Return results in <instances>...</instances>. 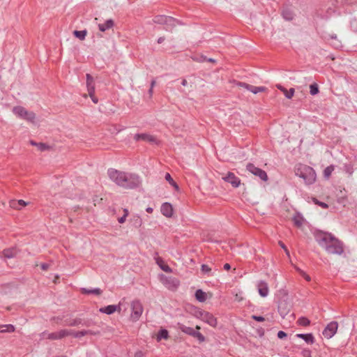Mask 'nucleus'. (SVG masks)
<instances>
[{
    "instance_id": "50",
    "label": "nucleus",
    "mask_w": 357,
    "mask_h": 357,
    "mask_svg": "<svg viewBox=\"0 0 357 357\" xmlns=\"http://www.w3.org/2000/svg\"><path fill=\"white\" fill-rule=\"evenodd\" d=\"M237 85L241 86V87H243L244 89H246L247 90H250V84H248L247 83H245V82H238L237 83Z\"/></svg>"
},
{
    "instance_id": "62",
    "label": "nucleus",
    "mask_w": 357,
    "mask_h": 357,
    "mask_svg": "<svg viewBox=\"0 0 357 357\" xmlns=\"http://www.w3.org/2000/svg\"><path fill=\"white\" fill-rule=\"evenodd\" d=\"M30 144L32 145V146H37L38 147V142H36L33 140H31L30 141Z\"/></svg>"
},
{
    "instance_id": "4",
    "label": "nucleus",
    "mask_w": 357,
    "mask_h": 357,
    "mask_svg": "<svg viewBox=\"0 0 357 357\" xmlns=\"http://www.w3.org/2000/svg\"><path fill=\"white\" fill-rule=\"evenodd\" d=\"M72 331L67 329H62L57 332L48 333L47 331H43L40 334V339H48L51 340H61L66 336L70 335Z\"/></svg>"
},
{
    "instance_id": "54",
    "label": "nucleus",
    "mask_w": 357,
    "mask_h": 357,
    "mask_svg": "<svg viewBox=\"0 0 357 357\" xmlns=\"http://www.w3.org/2000/svg\"><path fill=\"white\" fill-rule=\"evenodd\" d=\"M307 282H310L311 280V278L305 272H302L301 274Z\"/></svg>"
},
{
    "instance_id": "51",
    "label": "nucleus",
    "mask_w": 357,
    "mask_h": 357,
    "mask_svg": "<svg viewBox=\"0 0 357 357\" xmlns=\"http://www.w3.org/2000/svg\"><path fill=\"white\" fill-rule=\"evenodd\" d=\"M251 318L257 321H259V322H261V321H264L265 320L264 317H261V316H257V315H252L251 317Z\"/></svg>"
},
{
    "instance_id": "19",
    "label": "nucleus",
    "mask_w": 357,
    "mask_h": 357,
    "mask_svg": "<svg viewBox=\"0 0 357 357\" xmlns=\"http://www.w3.org/2000/svg\"><path fill=\"white\" fill-rule=\"evenodd\" d=\"M296 337L303 340L307 344H312L314 342V337L312 333H298Z\"/></svg>"
},
{
    "instance_id": "11",
    "label": "nucleus",
    "mask_w": 357,
    "mask_h": 357,
    "mask_svg": "<svg viewBox=\"0 0 357 357\" xmlns=\"http://www.w3.org/2000/svg\"><path fill=\"white\" fill-rule=\"evenodd\" d=\"M165 20V29L168 31H172L176 26L183 24L180 20L170 16H166Z\"/></svg>"
},
{
    "instance_id": "52",
    "label": "nucleus",
    "mask_w": 357,
    "mask_h": 357,
    "mask_svg": "<svg viewBox=\"0 0 357 357\" xmlns=\"http://www.w3.org/2000/svg\"><path fill=\"white\" fill-rule=\"evenodd\" d=\"M279 245L284 250L286 254L289 256V252L288 249L287 248L286 245L282 241H279Z\"/></svg>"
},
{
    "instance_id": "9",
    "label": "nucleus",
    "mask_w": 357,
    "mask_h": 357,
    "mask_svg": "<svg viewBox=\"0 0 357 357\" xmlns=\"http://www.w3.org/2000/svg\"><path fill=\"white\" fill-rule=\"evenodd\" d=\"M131 318L134 321H137L141 317L142 312H143V306L140 301H134L131 303Z\"/></svg>"
},
{
    "instance_id": "63",
    "label": "nucleus",
    "mask_w": 357,
    "mask_h": 357,
    "mask_svg": "<svg viewBox=\"0 0 357 357\" xmlns=\"http://www.w3.org/2000/svg\"><path fill=\"white\" fill-rule=\"evenodd\" d=\"M155 85V80L153 79L151 82V87L153 88Z\"/></svg>"
},
{
    "instance_id": "3",
    "label": "nucleus",
    "mask_w": 357,
    "mask_h": 357,
    "mask_svg": "<svg viewBox=\"0 0 357 357\" xmlns=\"http://www.w3.org/2000/svg\"><path fill=\"white\" fill-rule=\"evenodd\" d=\"M123 182L122 188L125 189H135L141 185L142 179L136 174L126 172V178Z\"/></svg>"
},
{
    "instance_id": "38",
    "label": "nucleus",
    "mask_w": 357,
    "mask_h": 357,
    "mask_svg": "<svg viewBox=\"0 0 357 357\" xmlns=\"http://www.w3.org/2000/svg\"><path fill=\"white\" fill-rule=\"evenodd\" d=\"M165 17L166 15H157L153 19V21L154 23L165 25L166 21Z\"/></svg>"
},
{
    "instance_id": "7",
    "label": "nucleus",
    "mask_w": 357,
    "mask_h": 357,
    "mask_svg": "<svg viewBox=\"0 0 357 357\" xmlns=\"http://www.w3.org/2000/svg\"><path fill=\"white\" fill-rule=\"evenodd\" d=\"M86 87L89 96L95 104L98 102V98L95 96V85L93 77L90 74H86Z\"/></svg>"
},
{
    "instance_id": "28",
    "label": "nucleus",
    "mask_w": 357,
    "mask_h": 357,
    "mask_svg": "<svg viewBox=\"0 0 357 357\" xmlns=\"http://www.w3.org/2000/svg\"><path fill=\"white\" fill-rule=\"evenodd\" d=\"M282 15L285 20L290 21L294 18V13L289 9H284L282 12Z\"/></svg>"
},
{
    "instance_id": "64",
    "label": "nucleus",
    "mask_w": 357,
    "mask_h": 357,
    "mask_svg": "<svg viewBox=\"0 0 357 357\" xmlns=\"http://www.w3.org/2000/svg\"><path fill=\"white\" fill-rule=\"evenodd\" d=\"M331 38L333 40H335L337 39V36L335 34H333L331 36Z\"/></svg>"
},
{
    "instance_id": "44",
    "label": "nucleus",
    "mask_w": 357,
    "mask_h": 357,
    "mask_svg": "<svg viewBox=\"0 0 357 357\" xmlns=\"http://www.w3.org/2000/svg\"><path fill=\"white\" fill-rule=\"evenodd\" d=\"M206 311L204 310H202L201 309H199V308H196L195 310V312H194V315L195 317H196L197 319H199L202 320L203 316H204V314L205 313Z\"/></svg>"
},
{
    "instance_id": "59",
    "label": "nucleus",
    "mask_w": 357,
    "mask_h": 357,
    "mask_svg": "<svg viewBox=\"0 0 357 357\" xmlns=\"http://www.w3.org/2000/svg\"><path fill=\"white\" fill-rule=\"evenodd\" d=\"M231 268V266L229 264H225L224 265V269L228 271Z\"/></svg>"
},
{
    "instance_id": "35",
    "label": "nucleus",
    "mask_w": 357,
    "mask_h": 357,
    "mask_svg": "<svg viewBox=\"0 0 357 357\" xmlns=\"http://www.w3.org/2000/svg\"><path fill=\"white\" fill-rule=\"evenodd\" d=\"M165 179L166 181L172 185L173 186L176 190H178V185L176 184V183L173 180L171 175L169 173H167L165 174Z\"/></svg>"
},
{
    "instance_id": "18",
    "label": "nucleus",
    "mask_w": 357,
    "mask_h": 357,
    "mask_svg": "<svg viewBox=\"0 0 357 357\" xmlns=\"http://www.w3.org/2000/svg\"><path fill=\"white\" fill-rule=\"evenodd\" d=\"M158 255V253H155V256ZM155 260L156 264L159 266V267L165 272L166 273H172V268L167 264H165V261L162 260V258L159 257H155Z\"/></svg>"
},
{
    "instance_id": "22",
    "label": "nucleus",
    "mask_w": 357,
    "mask_h": 357,
    "mask_svg": "<svg viewBox=\"0 0 357 357\" xmlns=\"http://www.w3.org/2000/svg\"><path fill=\"white\" fill-rule=\"evenodd\" d=\"M177 327L183 333H184L185 334H188V335H189L190 336H192V334L195 331V330L194 328H192V327L187 326H185V325H184L183 324H181V323H178L177 324Z\"/></svg>"
},
{
    "instance_id": "30",
    "label": "nucleus",
    "mask_w": 357,
    "mask_h": 357,
    "mask_svg": "<svg viewBox=\"0 0 357 357\" xmlns=\"http://www.w3.org/2000/svg\"><path fill=\"white\" fill-rule=\"evenodd\" d=\"M303 220V217L300 213H296L293 218L294 225L298 227L302 226Z\"/></svg>"
},
{
    "instance_id": "39",
    "label": "nucleus",
    "mask_w": 357,
    "mask_h": 357,
    "mask_svg": "<svg viewBox=\"0 0 357 357\" xmlns=\"http://www.w3.org/2000/svg\"><path fill=\"white\" fill-rule=\"evenodd\" d=\"M265 90H266V87H264V86H255L251 85L249 91H251L252 93H253L254 94H257L259 92H263Z\"/></svg>"
},
{
    "instance_id": "17",
    "label": "nucleus",
    "mask_w": 357,
    "mask_h": 357,
    "mask_svg": "<svg viewBox=\"0 0 357 357\" xmlns=\"http://www.w3.org/2000/svg\"><path fill=\"white\" fill-rule=\"evenodd\" d=\"M120 311L121 310V307L119 305H107V306H105V307H100L99 309V312H101V313H104V314H113L114 312H115L116 311Z\"/></svg>"
},
{
    "instance_id": "41",
    "label": "nucleus",
    "mask_w": 357,
    "mask_h": 357,
    "mask_svg": "<svg viewBox=\"0 0 357 357\" xmlns=\"http://www.w3.org/2000/svg\"><path fill=\"white\" fill-rule=\"evenodd\" d=\"M310 93L311 95L314 96L319 93V87L318 85L315 83L310 84Z\"/></svg>"
},
{
    "instance_id": "24",
    "label": "nucleus",
    "mask_w": 357,
    "mask_h": 357,
    "mask_svg": "<svg viewBox=\"0 0 357 357\" xmlns=\"http://www.w3.org/2000/svg\"><path fill=\"white\" fill-rule=\"evenodd\" d=\"M81 292L84 294L100 295L102 291L100 288L87 289L81 288Z\"/></svg>"
},
{
    "instance_id": "21",
    "label": "nucleus",
    "mask_w": 357,
    "mask_h": 357,
    "mask_svg": "<svg viewBox=\"0 0 357 357\" xmlns=\"http://www.w3.org/2000/svg\"><path fill=\"white\" fill-rule=\"evenodd\" d=\"M17 250L15 248H7L3 250L2 257L5 259H11L16 256Z\"/></svg>"
},
{
    "instance_id": "6",
    "label": "nucleus",
    "mask_w": 357,
    "mask_h": 357,
    "mask_svg": "<svg viewBox=\"0 0 357 357\" xmlns=\"http://www.w3.org/2000/svg\"><path fill=\"white\" fill-rule=\"evenodd\" d=\"M246 169L253 175L258 176L263 181H266L268 180L266 172L264 170L256 167L252 163H248L246 165Z\"/></svg>"
},
{
    "instance_id": "26",
    "label": "nucleus",
    "mask_w": 357,
    "mask_h": 357,
    "mask_svg": "<svg viewBox=\"0 0 357 357\" xmlns=\"http://www.w3.org/2000/svg\"><path fill=\"white\" fill-rule=\"evenodd\" d=\"M93 335L94 333H93L91 331H89V330H82V331H77V332H73L72 331V334L70 335H73V337H76V338H80L83 336H85L86 335Z\"/></svg>"
},
{
    "instance_id": "23",
    "label": "nucleus",
    "mask_w": 357,
    "mask_h": 357,
    "mask_svg": "<svg viewBox=\"0 0 357 357\" xmlns=\"http://www.w3.org/2000/svg\"><path fill=\"white\" fill-rule=\"evenodd\" d=\"M13 112L17 116L21 119H23L24 115L27 114V110L22 106L14 107Z\"/></svg>"
},
{
    "instance_id": "33",
    "label": "nucleus",
    "mask_w": 357,
    "mask_h": 357,
    "mask_svg": "<svg viewBox=\"0 0 357 357\" xmlns=\"http://www.w3.org/2000/svg\"><path fill=\"white\" fill-rule=\"evenodd\" d=\"M15 331V326L12 324L1 326V333H11Z\"/></svg>"
},
{
    "instance_id": "48",
    "label": "nucleus",
    "mask_w": 357,
    "mask_h": 357,
    "mask_svg": "<svg viewBox=\"0 0 357 357\" xmlns=\"http://www.w3.org/2000/svg\"><path fill=\"white\" fill-rule=\"evenodd\" d=\"M202 271L204 273L209 274L211 271V268L208 265L202 264Z\"/></svg>"
},
{
    "instance_id": "25",
    "label": "nucleus",
    "mask_w": 357,
    "mask_h": 357,
    "mask_svg": "<svg viewBox=\"0 0 357 357\" xmlns=\"http://www.w3.org/2000/svg\"><path fill=\"white\" fill-rule=\"evenodd\" d=\"M27 203L25 202L22 199H20L18 201L13 200L10 202V206L12 208H16V209H21L22 207L26 206Z\"/></svg>"
},
{
    "instance_id": "55",
    "label": "nucleus",
    "mask_w": 357,
    "mask_h": 357,
    "mask_svg": "<svg viewBox=\"0 0 357 357\" xmlns=\"http://www.w3.org/2000/svg\"><path fill=\"white\" fill-rule=\"evenodd\" d=\"M126 219V214H123V215L118 219L119 223L123 224L125 222Z\"/></svg>"
},
{
    "instance_id": "60",
    "label": "nucleus",
    "mask_w": 357,
    "mask_h": 357,
    "mask_svg": "<svg viewBox=\"0 0 357 357\" xmlns=\"http://www.w3.org/2000/svg\"><path fill=\"white\" fill-rule=\"evenodd\" d=\"M164 40H165V38H164V37H160V38L158 39L157 42H158V43L160 44V43H162Z\"/></svg>"
},
{
    "instance_id": "42",
    "label": "nucleus",
    "mask_w": 357,
    "mask_h": 357,
    "mask_svg": "<svg viewBox=\"0 0 357 357\" xmlns=\"http://www.w3.org/2000/svg\"><path fill=\"white\" fill-rule=\"evenodd\" d=\"M334 170V166L330 165L325 168L324 174L326 178H328Z\"/></svg>"
},
{
    "instance_id": "37",
    "label": "nucleus",
    "mask_w": 357,
    "mask_h": 357,
    "mask_svg": "<svg viewBox=\"0 0 357 357\" xmlns=\"http://www.w3.org/2000/svg\"><path fill=\"white\" fill-rule=\"evenodd\" d=\"M168 336H169V333H168L167 330L161 329L158 332L157 338L158 340H160L162 339H167Z\"/></svg>"
},
{
    "instance_id": "58",
    "label": "nucleus",
    "mask_w": 357,
    "mask_h": 357,
    "mask_svg": "<svg viewBox=\"0 0 357 357\" xmlns=\"http://www.w3.org/2000/svg\"><path fill=\"white\" fill-rule=\"evenodd\" d=\"M40 267L43 270H47L49 268V265L47 264L44 263L40 265Z\"/></svg>"
},
{
    "instance_id": "12",
    "label": "nucleus",
    "mask_w": 357,
    "mask_h": 357,
    "mask_svg": "<svg viewBox=\"0 0 357 357\" xmlns=\"http://www.w3.org/2000/svg\"><path fill=\"white\" fill-rule=\"evenodd\" d=\"M257 287L259 295L261 297H266L269 294L268 285L266 282L259 280L257 283Z\"/></svg>"
},
{
    "instance_id": "1",
    "label": "nucleus",
    "mask_w": 357,
    "mask_h": 357,
    "mask_svg": "<svg viewBox=\"0 0 357 357\" xmlns=\"http://www.w3.org/2000/svg\"><path fill=\"white\" fill-rule=\"evenodd\" d=\"M313 236L318 245L327 253L341 255L344 252L343 243L333 234L316 229L313 231Z\"/></svg>"
},
{
    "instance_id": "46",
    "label": "nucleus",
    "mask_w": 357,
    "mask_h": 357,
    "mask_svg": "<svg viewBox=\"0 0 357 357\" xmlns=\"http://www.w3.org/2000/svg\"><path fill=\"white\" fill-rule=\"evenodd\" d=\"M192 59L194 61H198L199 63H202V62L206 61L207 57L206 56L201 55V56L193 57Z\"/></svg>"
},
{
    "instance_id": "57",
    "label": "nucleus",
    "mask_w": 357,
    "mask_h": 357,
    "mask_svg": "<svg viewBox=\"0 0 357 357\" xmlns=\"http://www.w3.org/2000/svg\"><path fill=\"white\" fill-rule=\"evenodd\" d=\"M303 356L305 357H310V351L309 350L303 351Z\"/></svg>"
},
{
    "instance_id": "47",
    "label": "nucleus",
    "mask_w": 357,
    "mask_h": 357,
    "mask_svg": "<svg viewBox=\"0 0 357 357\" xmlns=\"http://www.w3.org/2000/svg\"><path fill=\"white\" fill-rule=\"evenodd\" d=\"M313 202H314L316 204H317V205L320 206H321V208H327L328 207V204H326V203H324V202H319V200H317V199H315V198H313Z\"/></svg>"
},
{
    "instance_id": "13",
    "label": "nucleus",
    "mask_w": 357,
    "mask_h": 357,
    "mask_svg": "<svg viewBox=\"0 0 357 357\" xmlns=\"http://www.w3.org/2000/svg\"><path fill=\"white\" fill-rule=\"evenodd\" d=\"M226 182L231 184L234 188H238L241 184V180L232 172H228L227 176L222 178Z\"/></svg>"
},
{
    "instance_id": "56",
    "label": "nucleus",
    "mask_w": 357,
    "mask_h": 357,
    "mask_svg": "<svg viewBox=\"0 0 357 357\" xmlns=\"http://www.w3.org/2000/svg\"><path fill=\"white\" fill-rule=\"evenodd\" d=\"M134 357H144V354H143V353L141 351H137L135 354V356Z\"/></svg>"
},
{
    "instance_id": "61",
    "label": "nucleus",
    "mask_w": 357,
    "mask_h": 357,
    "mask_svg": "<svg viewBox=\"0 0 357 357\" xmlns=\"http://www.w3.org/2000/svg\"><path fill=\"white\" fill-rule=\"evenodd\" d=\"M153 208H151V207H147V208H146V211L147 213H152V212H153Z\"/></svg>"
},
{
    "instance_id": "2",
    "label": "nucleus",
    "mask_w": 357,
    "mask_h": 357,
    "mask_svg": "<svg viewBox=\"0 0 357 357\" xmlns=\"http://www.w3.org/2000/svg\"><path fill=\"white\" fill-rule=\"evenodd\" d=\"M296 175L301 178L306 185H311L316 181L315 171L307 165L299 167L296 170Z\"/></svg>"
},
{
    "instance_id": "20",
    "label": "nucleus",
    "mask_w": 357,
    "mask_h": 357,
    "mask_svg": "<svg viewBox=\"0 0 357 357\" xmlns=\"http://www.w3.org/2000/svg\"><path fill=\"white\" fill-rule=\"evenodd\" d=\"M114 23L112 19L107 20L104 23L98 24V29L100 31H105L113 27Z\"/></svg>"
},
{
    "instance_id": "16",
    "label": "nucleus",
    "mask_w": 357,
    "mask_h": 357,
    "mask_svg": "<svg viewBox=\"0 0 357 357\" xmlns=\"http://www.w3.org/2000/svg\"><path fill=\"white\" fill-rule=\"evenodd\" d=\"M134 139L136 141H146L155 143L156 142V139L153 135H150L146 133H140L135 134L134 136Z\"/></svg>"
},
{
    "instance_id": "8",
    "label": "nucleus",
    "mask_w": 357,
    "mask_h": 357,
    "mask_svg": "<svg viewBox=\"0 0 357 357\" xmlns=\"http://www.w3.org/2000/svg\"><path fill=\"white\" fill-rule=\"evenodd\" d=\"M161 281L165 287L169 290H176L180 285L179 280L172 277L162 275Z\"/></svg>"
},
{
    "instance_id": "43",
    "label": "nucleus",
    "mask_w": 357,
    "mask_h": 357,
    "mask_svg": "<svg viewBox=\"0 0 357 357\" xmlns=\"http://www.w3.org/2000/svg\"><path fill=\"white\" fill-rule=\"evenodd\" d=\"M192 337L197 338L200 342L205 341V337L199 331H195L192 334Z\"/></svg>"
},
{
    "instance_id": "32",
    "label": "nucleus",
    "mask_w": 357,
    "mask_h": 357,
    "mask_svg": "<svg viewBox=\"0 0 357 357\" xmlns=\"http://www.w3.org/2000/svg\"><path fill=\"white\" fill-rule=\"evenodd\" d=\"M82 324V320L80 318H75L70 321H66V326H77Z\"/></svg>"
},
{
    "instance_id": "49",
    "label": "nucleus",
    "mask_w": 357,
    "mask_h": 357,
    "mask_svg": "<svg viewBox=\"0 0 357 357\" xmlns=\"http://www.w3.org/2000/svg\"><path fill=\"white\" fill-rule=\"evenodd\" d=\"M332 45L337 49L342 47L341 42L337 40V38L335 40H333Z\"/></svg>"
},
{
    "instance_id": "40",
    "label": "nucleus",
    "mask_w": 357,
    "mask_h": 357,
    "mask_svg": "<svg viewBox=\"0 0 357 357\" xmlns=\"http://www.w3.org/2000/svg\"><path fill=\"white\" fill-rule=\"evenodd\" d=\"M36 119V114L32 112L27 111V114L24 115L23 119L33 123Z\"/></svg>"
},
{
    "instance_id": "31",
    "label": "nucleus",
    "mask_w": 357,
    "mask_h": 357,
    "mask_svg": "<svg viewBox=\"0 0 357 357\" xmlns=\"http://www.w3.org/2000/svg\"><path fill=\"white\" fill-rule=\"evenodd\" d=\"M132 225L135 227H140L142 225V220L141 217L138 215H133L131 219Z\"/></svg>"
},
{
    "instance_id": "27",
    "label": "nucleus",
    "mask_w": 357,
    "mask_h": 357,
    "mask_svg": "<svg viewBox=\"0 0 357 357\" xmlns=\"http://www.w3.org/2000/svg\"><path fill=\"white\" fill-rule=\"evenodd\" d=\"M195 298L199 302H204L206 300V294L202 289H197L195 291Z\"/></svg>"
},
{
    "instance_id": "34",
    "label": "nucleus",
    "mask_w": 357,
    "mask_h": 357,
    "mask_svg": "<svg viewBox=\"0 0 357 357\" xmlns=\"http://www.w3.org/2000/svg\"><path fill=\"white\" fill-rule=\"evenodd\" d=\"M86 33H87L86 30H82V31L75 30L73 32L74 36L82 40L85 38Z\"/></svg>"
},
{
    "instance_id": "36",
    "label": "nucleus",
    "mask_w": 357,
    "mask_h": 357,
    "mask_svg": "<svg viewBox=\"0 0 357 357\" xmlns=\"http://www.w3.org/2000/svg\"><path fill=\"white\" fill-rule=\"evenodd\" d=\"M297 323L300 326H307L310 325V321L305 317H301L300 318H298Z\"/></svg>"
},
{
    "instance_id": "53",
    "label": "nucleus",
    "mask_w": 357,
    "mask_h": 357,
    "mask_svg": "<svg viewBox=\"0 0 357 357\" xmlns=\"http://www.w3.org/2000/svg\"><path fill=\"white\" fill-rule=\"evenodd\" d=\"M287 337V333L282 331H280L278 333V337L279 339H282L284 337Z\"/></svg>"
},
{
    "instance_id": "45",
    "label": "nucleus",
    "mask_w": 357,
    "mask_h": 357,
    "mask_svg": "<svg viewBox=\"0 0 357 357\" xmlns=\"http://www.w3.org/2000/svg\"><path fill=\"white\" fill-rule=\"evenodd\" d=\"M38 149L40 151H45L50 149V146L45 143H38Z\"/></svg>"
},
{
    "instance_id": "5",
    "label": "nucleus",
    "mask_w": 357,
    "mask_h": 357,
    "mask_svg": "<svg viewBox=\"0 0 357 357\" xmlns=\"http://www.w3.org/2000/svg\"><path fill=\"white\" fill-rule=\"evenodd\" d=\"M126 173L125 172L119 171L113 168L107 170V175L110 180L121 188L123 183V181L126 178Z\"/></svg>"
},
{
    "instance_id": "29",
    "label": "nucleus",
    "mask_w": 357,
    "mask_h": 357,
    "mask_svg": "<svg viewBox=\"0 0 357 357\" xmlns=\"http://www.w3.org/2000/svg\"><path fill=\"white\" fill-rule=\"evenodd\" d=\"M278 88L284 92L285 97L290 99L294 94V89L291 88L289 90H287L282 86H278Z\"/></svg>"
},
{
    "instance_id": "10",
    "label": "nucleus",
    "mask_w": 357,
    "mask_h": 357,
    "mask_svg": "<svg viewBox=\"0 0 357 357\" xmlns=\"http://www.w3.org/2000/svg\"><path fill=\"white\" fill-rule=\"evenodd\" d=\"M338 323L337 321H331L324 329L322 332L323 335L328 339L333 337L336 333Z\"/></svg>"
},
{
    "instance_id": "14",
    "label": "nucleus",
    "mask_w": 357,
    "mask_h": 357,
    "mask_svg": "<svg viewBox=\"0 0 357 357\" xmlns=\"http://www.w3.org/2000/svg\"><path fill=\"white\" fill-rule=\"evenodd\" d=\"M202 321L213 327H215L218 323L216 318L212 314L206 311L204 314Z\"/></svg>"
},
{
    "instance_id": "15",
    "label": "nucleus",
    "mask_w": 357,
    "mask_h": 357,
    "mask_svg": "<svg viewBox=\"0 0 357 357\" xmlns=\"http://www.w3.org/2000/svg\"><path fill=\"white\" fill-rule=\"evenodd\" d=\"M161 213L167 218H171L173 215V207L169 202H165L162 204L160 208Z\"/></svg>"
}]
</instances>
